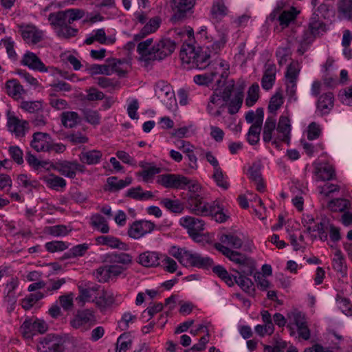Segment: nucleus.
Returning a JSON list of instances; mask_svg holds the SVG:
<instances>
[{
    "mask_svg": "<svg viewBox=\"0 0 352 352\" xmlns=\"http://www.w3.org/2000/svg\"><path fill=\"white\" fill-rule=\"evenodd\" d=\"M248 276L243 275L234 276L235 283L245 292L253 290V283Z\"/></svg>",
    "mask_w": 352,
    "mask_h": 352,
    "instance_id": "59",
    "label": "nucleus"
},
{
    "mask_svg": "<svg viewBox=\"0 0 352 352\" xmlns=\"http://www.w3.org/2000/svg\"><path fill=\"white\" fill-rule=\"evenodd\" d=\"M31 142L32 147L38 152L48 151L51 137L50 134L43 132H36L33 134Z\"/></svg>",
    "mask_w": 352,
    "mask_h": 352,
    "instance_id": "19",
    "label": "nucleus"
},
{
    "mask_svg": "<svg viewBox=\"0 0 352 352\" xmlns=\"http://www.w3.org/2000/svg\"><path fill=\"white\" fill-rule=\"evenodd\" d=\"M136 315L126 312L122 315L121 320L118 322L119 327L122 331H125L129 327L130 324H133L136 321Z\"/></svg>",
    "mask_w": 352,
    "mask_h": 352,
    "instance_id": "61",
    "label": "nucleus"
},
{
    "mask_svg": "<svg viewBox=\"0 0 352 352\" xmlns=\"http://www.w3.org/2000/svg\"><path fill=\"white\" fill-rule=\"evenodd\" d=\"M106 261L111 263L128 265L132 262V256L127 253H111L107 255Z\"/></svg>",
    "mask_w": 352,
    "mask_h": 352,
    "instance_id": "42",
    "label": "nucleus"
},
{
    "mask_svg": "<svg viewBox=\"0 0 352 352\" xmlns=\"http://www.w3.org/2000/svg\"><path fill=\"white\" fill-rule=\"evenodd\" d=\"M336 300L339 309L343 314L348 316H352V303L348 298L337 295Z\"/></svg>",
    "mask_w": 352,
    "mask_h": 352,
    "instance_id": "51",
    "label": "nucleus"
},
{
    "mask_svg": "<svg viewBox=\"0 0 352 352\" xmlns=\"http://www.w3.org/2000/svg\"><path fill=\"white\" fill-rule=\"evenodd\" d=\"M243 94L241 92L237 93L234 98L232 100L228 105V112L230 114H234L239 110L243 102Z\"/></svg>",
    "mask_w": 352,
    "mask_h": 352,
    "instance_id": "63",
    "label": "nucleus"
},
{
    "mask_svg": "<svg viewBox=\"0 0 352 352\" xmlns=\"http://www.w3.org/2000/svg\"><path fill=\"white\" fill-rule=\"evenodd\" d=\"M152 43L153 38L138 43L137 52L142 60L146 63L161 60L170 56L176 47L175 42L168 38H162L153 46H151Z\"/></svg>",
    "mask_w": 352,
    "mask_h": 352,
    "instance_id": "1",
    "label": "nucleus"
},
{
    "mask_svg": "<svg viewBox=\"0 0 352 352\" xmlns=\"http://www.w3.org/2000/svg\"><path fill=\"white\" fill-rule=\"evenodd\" d=\"M210 209L212 211L209 213V216H212L217 222L223 223L229 217L228 215L223 212L222 207L217 201L211 203Z\"/></svg>",
    "mask_w": 352,
    "mask_h": 352,
    "instance_id": "41",
    "label": "nucleus"
},
{
    "mask_svg": "<svg viewBox=\"0 0 352 352\" xmlns=\"http://www.w3.org/2000/svg\"><path fill=\"white\" fill-rule=\"evenodd\" d=\"M48 21H50V25L54 28H58L59 29L64 25L69 24L65 10L50 13L48 16Z\"/></svg>",
    "mask_w": 352,
    "mask_h": 352,
    "instance_id": "33",
    "label": "nucleus"
},
{
    "mask_svg": "<svg viewBox=\"0 0 352 352\" xmlns=\"http://www.w3.org/2000/svg\"><path fill=\"white\" fill-rule=\"evenodd\" d=\"M300 71V64L297 61H292L287 67L285 74V85L286 86V95L289 102H296L298 99L296 96L297 81Z\"/></svg>",
    "mask_w": 352,
    "mask_h": 352,
    "instance_id": "6",
    "label": "nucleus"
},
{
    "mask_svg": "<svg viewBox=\"0 0 352 352\" xmlns=\"http://www.w3.org/2000/svg\"><path fill=\"white\" fill-rule=\"evenodd\" d=\"M94 34L87 37L85 43L87 45H91L94 41H97L100 44H113L116 42V37L106 36L105 31L103 28L98 29L94 31Z\"/></svg>",
    "mask_w": 352,
    "mask_h": 352,
    "instance_id": "28",
    "label": "nucleus"
},
{
    "mask_svg": "<svg viewBox=\"0 0 352 352\" xmlns=\"http://www.w3.org/2000/svg\"><path fill=\"white\" fill-rule=\"evenodd\" d=\"M349 206V201L342 198L332 199L327 204V208L332 212H343Z\"/></svg>",
    "mask_w": 352,
    "mask_h": 352,
    "instance_id": "44",
    "label": "nucleus"
},
{
    "mask_svg": "<svg viewBox=\"0 0 352 352\" xmlns=\"http://www.w3.org/2000/svg\"><path fill=\"white\" fill-rule=\"evenodd\" d=\"M20 107L30 113H34L43 109L42 102L39 100L36 101H22Z\"/></svg>",
    "mask_w": 352,
    "mask_h": 352,
    "instance_id": "58",
    "label": "nucleus"
},
{
    "mask_svg": "<svg viewBox=\"0 0 352 352\" xmlns=\"http://www.w3.org/2000/svg\"><path fill=\"white\" fill-rule=\"evenodd\" d=\"M309 28L311 33L305 32L298 41L299 46L297 51L300 55H302L307 51L309 45L314 41L311 34L316 36L322 34L327 31L326 24L320 20L318 14H314L311 17Z\"/></svg>",
    "mask_w": 352,
    "mask_h": 352,
    "instance_id": "5",
    "label": "nucleus"
},
{
    "mask_svg": "<svg viewBox=\"0 0 352 352\" xmlns=\"http://www.w3.org/2000/svg\"><path fill=\"white\" fill-rule=\"evenodd\" d=\"M20 329L25 339H32L36 333H45L47 329V324L42 320L29 318L25 320Z\"/></svg>",
    "mask_w": 352,
    "mask_h": 352,
    "instance_id": "9",
    "label": "nucleus"
},
{
    "mask_svg": "<svg viewBox=\"0 0 352 352\" xmlns=\"http://www.w3.org/2000/svg\"><path fill=\"white\" fill-rule=\"evenodd\" d=\"M291 131L290 120L288 116H281L276 126L274 116H269L264 124L263 139L265 142H272L278 148L280 142L289 143Z\"/></svg>",
    "mask_w": 352,
    "mask_h": 352,
    "instance_id": "2",
    "label": "nucleus"
},
{
    "mask_svg": "<svg viewBox=\"0 0 352 352\" xmlns=\"http://www.w3.org/2000/svg\"><path fill=\"white\" fill-rule=\"evenodd\" d=\"M70 24H67L63 27L58 29L56 30V35L61 38L69 39L70 38L74 37L78 30L76 28H74L69 25Z\"/></svg>",
    "mask_w": 352,
    "mask_h": 352,
    "instance_id": "57",
    "label": "nucleus"
},
{
    "mask_svg": "<svg viewBox=\"0 0 352 352\" xmlns=\"http://www.w3.org/2000/svg\"><path fill=\"white\" fill-rule=\"evenodd\" d=\"M299 11L294 7H292L289 10L283 11L278 16L280 25L283 28H287L292 21H294L297 16Z\"/></svg>",
    "mask_w": 352,
    "mask_h": 352,
    "instance_id": "39",
    "label": "nucleus"
},
{
    "mask_svg": "<svg viewBox=\"0 0 352 352\" xmlns=\"http://www.w3.org/2000/svg\"><path fill=\"white\" fill-rule=\"evenodd\" d=\"M334 104V96L333 93L327 92L319 96L316 107L321 114H327L332 109Z\"/></svg>",
    "mask_w": 352,
    "mask_h": 352,
    "instance_id": "26",
    "label": "nucleus"
},
{
    "mask_svg": "<svg viewBox=\"0 0 352 352\" xmlns=\"http://www.w3.org/2000/svg\"><path fill=\"white\" fill-rule=\"evenodd\" d=\"M222 243L230 245L234 249H239L242 246V240L234 234H222L220 237Z\"/></svg>",
    "mask_w": 352,
    "mask_h": 352,
    "instance_id": "52",
    "label": "nucleus"
},
{
    "mask_svg": "<svg viewBox=\"0 0 352 352\" xmlns=\"http://www.w3.org/2000/svg\"><path fill=\"white\" fill-rule=\"evenodd\" d=\"M84 119L87 122L92 125H98L100 122V116L99 113L91 109H85L82 110Z\"/></svg>",
    "mask_w": 352,
    "mask_h": 352,
    "instance_id": "49",
    "label": "nucleus"
},
{
    "mask_svg": "<svg viewBox=\"0 0 352 352\" xmlns=\"http://www.w3.org/2000/svg\"><path fill=\"white\" fill-rule=\"evenodd\" d=\"M82 167V165L78 162L64 161L56 164L55 169L65 177L74 178L76 170Z\"/></svg>",
    "mask_w": 352,
    "mask_h": 352,
    "instance_id": "24",
    "label": "nucleus"
},
{
    "mask_svg": "<svg viewBox=\"0 0 352 352\" xmlns=\"http://www.w3.org/2000/svg\"><path fill=\"white\" fill-rule=\"evenodd\" d=\"M254 261L251 258H248L242 265H239V270H236V272L239 275L251 276L254 274Z\"/></svg>",
    "mask_w": 352,
    "mask_h": 352,
    "instance_id": "50",
    "label": "nucleus"
},
{
    "mask_svg": "<svg viewBox=\"0 0 352 352\" xmlns=\"http://www.w3.org/2000/svg\"><path fill=\"white\" fill-rule=\"evenodd\" d=\"M259 86L257 83L252 85L248 91L245 104L248 107L253 106L258 98Z\"/></svg>",
    "mask_w": 352,
    "mask_h": 352,
    "instance_id": "56",
    "label": "nucleus"
},
{
    "mask_svg": "<svg viewBox=\"0 0 352 352\" xmlns=\"http://www.w3.org/2000/svg\"><path fill=\"white\" fill-rule=\"evenodd\" d=\"M132 182L131 177H127L124 179H118L117 177H109L107 179V184L108 188L105 190L110 192L118 191L127 186H129Z\"/></svg>",
    "mask_w": 352,
    "mask_h": 352,
    "instance_id": "30",
    "label": "nucleus"
},
{
    "mask_svg": "<svg viewBox=\"0 0 352 352\" xmlns=\"http://www.w3.org/2000/svg\"><path fill=\"white\" fill-rule=\"evenodd\" d=\"M210 12L213 19L221 20L228 14V9L223 0H214Z\"/></svg>",
    "mask_w": 352,
    "mask_h": 352,
    "instance_id": "38",
    "label": "nucleus"
},
{
    "mask_svg": "<svg viewBox=\"0 0 352 352\" xmlns=\"http://www.w3.org/2000/svg\"><path fill=\"white\" fill-rule=\"evenodd\" d=\"M179 56L182 63L190 65V67L203 69L210 65V54L201 52L199 47L191 45H184Z\"/></svg>",
    "mask_w": 352,
    "mask_h": 352,
    "instance_id": "4",
    "label": "nucleus"
},
{
    "mask_svg": "<svg viewBox=\"0 0 352 352\" xmlns=\"http://www.w3.org/2000/svg\"><path fill=\"white\" fill-rule=\"evenodd\" d=\"M160 23L161 20L160 17L155 16L151 18L147 23H146L140 32L134 35L133 40L135 41H139L145 38L147 35L155 32L159 28Z\"/></svg>",
    "mask_w": 352,
    "mask_h": 352,
    "instance_id": "25",
    "label": "nucleus"
},
{
    "mask_svg": "<svg viewBox=\"0 0 352 352\" xmlns=\"http://www.w3.org/2000/svg\"><path fill=\"white\" fill-rule=\"evenodd\" d=\"M126 196L136 200H146L153 197V193L151 191L142 192L140 186L131 188L128 190Z\"/></svg>",
    "mask_w": 352,
    "mask_h": 352,
    "instance_id": "45",
    "label": "nucleus"
},
{
    "mask_svg": "<svg viewBox=\"0 0 352 352\" xmlns=\"http://www.w3.org/2000/svg\"><path fill=\"white\" fill-rule=\"evenodd\" d=\"M214 248H216V250H217L218 251L221 252L224 256L228 258L230 261L239 265H242L246 261V259L249 258L239 252L230 250V248L224 246L221 243H215Z\"/></svg>",
    "mask_w": 352,
    "mask_h": 352,
    "instance_id": "21",
    "label": "nucleus"
},
{
    "mask_svg": "<svg viewBox=\"0 0 352 352\" xmlns=\"http://www.w3.org/2000/svg\"><path fill=\"white\" fill-rule=\"evenodd\" d=\"M338 11L340 16L346 19H352V0H340Z\"/></svg>",
    "mask_w": 352,
    "mask_h": 352,
    "instance_id": "46",
    "label": "nucleus"
},
{
    "mask_svg": "<svg viewBox=\"0 0 352 352\" xmlns=\"http://www.w3.org/2000/svg\"><path fill=\"white\" fill-rule=\"evenodd\" d=\"M219 74V72H211L204 74L194 76V82L199 85H208L214 80V78Z\"/></svg>",
    "mask_w": 352,
    "mask_h": 352,
    "instance_id": "53",
    "label": "nucleus"
},
{
    "mask_svg": "<svg viewBox=\"0 0 352 352\" xmlns=\"http://www.w3.org/2000/svg\"><path fill=\"white\" fill-rule=\"evenodd\" d=\"M315 174L318 179L329 181L334 178L335 170L332 166L324 165L316 168Z\"/></svg>",
    "mask_w": 352,
    "mask_h": 352,
    "instance_id": "40",
    "label": "nucleus"
},
{
    "mask_svg": "<svg viewBox=\"0 0 352 352\" xmlns=\"http://www.w3.org/2000/svg\"><path fill=\"white\" fill-rule=\"evenodd\" d=\"M212 178L219 187L224 190L229 188L230 184L227 181V177L223 175L221 168L213 170Z\"/></svg>",
    "mask_w": 352,
    "mask_h": 352,
    "instance_id": "54",
    "label": "nucleus"
},
{
    "mask_svg": "<svg viewBox=\"0 0 352 352\" xmlns=\"http://www.w3.org/2000/svg\"><path fill=\"white\" fill-rule=\"evenodd\" d=\"M168 253L185 267L208 269L214 264L212 259L210 257L192 252L185 248L172 246Z\"/></svg>",
    "mask_w": 352,
    "mask_h": 352,
    "instance_id": "3",
    "label": "nucleus"
},
{
    "mask_svg": "<svg viewBox=\"0 0 352 352\" xmlns=\"http://www.w3.org/2000/svg\"><path fill=\"white\" fill-rule=\"evenodd\" d=\"M187 207L190 211L200 216H209L212 211L210 209V204L206 202L199 195L192 193L187 199Z\"/></svg>",
    "mask_w": 352,
    "mask_h": 352,
    "instance_id": "11",
    "label": "nucleus"
},
{
    "mask_svg": "<svg viewBox=\"0 0 352 352\" xmlns=\"http://www.w3.org/2000/svg\"><path fill=\"white\" fill-rule=\"evenodd\" d=\"M218 67L214 68V72H219V74L214 78L216 79V83L217 87H221V84H223L225 80L228 76V66L224 62H220L218 64Z\"/></svg>",
    "mask_w": 352,
    "mask_h": 352,
    "instance_id": "48",
    "label": "nucleus"
},
{
    "mask_svg": "<svg viewBox=\"0 0 352 352\" xmlns=\"http://www.w3.org/2000/svg\"><path fill=\"white\" fill-rule=\"evenodd\" d=\"M283 104V98L280 93H276L270 99L268 109L270 112H276Z\"/></svg>",
    "mask_w": 352,
    "mask_h": 352,
    "instance_id": "64",
    "label": "nucleus"
},
{
    "mask_svg": "<svg viewBox=\"0 0 352 352\" xmlns=\"http://www.w3.org/2000/svg\"><path fill=\"white\" fill-rule=\"evenodd\" d=\"M71 228H68L64 225H56L50 226L47 228V232L50 234L54 236H62L67 235L70 231Z\"/></svg>",
    "mask_w": 352,
    "mask_h": 352,
    "instance_id": "62",
    "label": "nucleus"
},
{
    "mask_svg": "<svg viewBox=\"0 0 352 352\" xmlns=\"http://www.w3.org/2000/svg\"><path fill=\"white\" fill-rule=\"evenodd\" d=\"M194 5L195 0H171V8L173 11L171 21L176 23L183 20Z\"/></svg>",
    "mask_w": 352,
    "mask_h": 352,
    "instance_id": "13",
    "label": "nucleus"
},
{
    "mask_svg": "<svg viewBox=\"0 0 352 352\" xmlns=\"http://www.w3.org/2000/svg\"><path fill=\"white\" fill-rule=\"evenodd\" d=\"M102 157V153L98 150H84L79 155L80 162L88 165H94L100 163Z\"/></svg>",
    "mask_w": 352,
    "mask_h": 352,
    "instance_id": "29",
    "label": "nucleus"
},
{
    "mask_svg": "<svg viewBox=\"0 0 352 352\" xmlns=\"http://www.w3.org/2000/svg\"><path fill=\"white\" fill-rule=\"evenodd\" d=\"M6 89L7 94L14 99H19L23 94H26L23 86L16 79L8 80L6 84Z\"/></svg>",
    "mask_w": 352,
    "mask_h": 352,
    "instance_id": "31",
    "label": "nucleus"
},
{
    "mask_svg": "<svg viewBox=\"0 0 352 352\" xmlns=\"http://www.w3.org/2000/svg\"><path fill=\"white\" fill-rule=\"evenodd\" d=\"M262 123V119L256 120L255 122L249 129L247 135V140L250 144L255 145L260 140V133L261 131Z\"/></svg>",
    "mask_w": 352,
    "mask_h": 352,
    "instance_id": "34",
    "label": "nucleus"
},
{
    "mask_svg": "<svg viewBox=\"0 0 352 352\" xmlns=\"http://www.w3.org/2000/svg\"><path fill=\"white\" fill-rule=\"evenodd\" d=\"M7 126L9 131L16 137H23L29 129V123L26 120H20L14 115L8 113Z\"/></svg>",
    "mask_w": 352,
    "mask_h": 352,
    "instance_id": "16",
    "label": "nucleus"
},
{
    "mask_svg": "<svg viewBox=\"0 0 352 352\" xmlns=\"http://www.w3.org/2000/svg\"><path fill=\"white\" fill-rule=\"evenodd\" d=\"M18 184L22 187L26 188L29 192L33 189L37 188L38 182L36 180H31L26 175H19L17 177Z\"/></svg>",
    "mask_w": 352,
    "mask_h": 352,
    "instance_id": "55",
    "label": "nucleus"
},
{
    "mask_svg": "<svg viewBox=\"0 0 352 352\" xmlns=\"http://www.w3.org/2000/svg\"><path fill=\"white\" fill-rule=\"evenodd\" d=\"M155 92L163 102H168L174 98V91L170 84L164 81H159L155 85Z\"/></svg>",
    "mask_w": 352,
    "mask_h": 352,
    "instance_id": "23",
    "label": "nucleus"
},
{
    "mask_svg": "<svg viewBox=\"0 0 352 352\" xmlns=\"http://www.w3.org/2000/svg\"><path fill=\"white\" fill-rule=\"evenodd\" d=\"M287 328L290 330V334L295 333V328H298L307 323L305 314L301 311L295 310L287 314Z\"/></svg>",
    "mask_w": 352,
    "mask_h": 352,
    "instance_id": "20",
    "label": "nucleus"
},
{
    "mask_svg": "<svg viewBox=\"0 0 352 352\" xmlns=\"http://www.w3.org/2000/svg\"><path fill=\"white\" fill-rule=\"evenodd\" d=\"M79 295L76 298V300L82 305L85 302L92 301L95 299L96 296L99 294V289L101 288L100 285L88 283L83 285L82 284L78 285Z\"/></svg>",
    "mask_w": 352,
    "mask_h": 352,
    "instance_id": "15",
    "label": "nucleus"
},
{
    "mask_svg": "<svg viewBox=\"0 0 352 352\" xmlns=\"http://www.w3.org/2000/svg\"><path fill=\"white\" fill-rule=\"evenodd\" d=\"M90 224L103 234H107L109 231L107 220L100 214L96 213L91 217Z\"/></svg>",
    "mask_w": 352,
    "mask_h": 352,
    "instance_id": "36",
    "label": "nucleus"
},
{
    "mask_svg": "<svg viewBox=\"0 0 352 352\" xmlns=\"http://www.w3.org/2000/svg\"><path fill=\"white\" fill-rule=\"evenodd\" d=\"M180 225L188 230L189 235L196 240L199 237V232L204 229L203 220L190 216L182 217L179 220Z\"/></svg>",
    "mask_w": 352,
    "mask_h": 352,
    "instance_id": "14",
    "label": "nucleus"
},
{
    "mask_svg": "<svg viewBox=\"0 0 352 352\" xmlns=\"http://www.w3.org/2000/svg\"><path fill=\"white\" fill-rule=\"evenodd\" d=\"M60 118L62 124L66 128H74L81 122V118L74 111L63 112Z\"/></svg>",
    "mask_w": 352,
    "mask_h": 352,
    "instance_id": "35",
    "label": "nucleus"
},
{
    "mask_svg": "<svg viewBox=\"0 0 352 352\" xmlns=\"http://www.w3.org/2000/svg\"><path fill=\"white\" fill-rule=\"evenodd\" d=\"M96 319L94 311L90 309H85L78 311L70 320L71 327L81 331H86L96 323Z\"/></svg>",
    "mask_w": 352,
    "mask_h": 352,
    "instance_id": "8",
    "label": "nucleus"
},
{
    "mask_svg": "<svg viewBox=\"0 0 352 352\" xmlns=\"http://www.w3.org/2000/svg\"><path fill=\"white\" fill-rule=\"evenodd\" d=\"M276 67L272 63H266L265 65L264 74L261 79L262 87L265 90L270 89L276 80Z\"/></svg>",
    "mask_w": 352,
    "mask_h": 352,
    "instance_id": "22",
    "label": "nucleus"
},
{
    "mask_svg": "<svg viewBox=\"0 0 352 352\" xmlns=\"http://www.w3.org/2000/svg\"><path fill=\"white\" fill-rule=\"evenodd\" d=\"M160 204L167 210L175 213H181L184 210V206L178 199H162Z\"/></svg>",
    "mask_w": 352,
    "mask_h": 352,
    "instance_id": "47",
    "label": "nucleus"
},
{
    "mask_svg": "<svg viewBox=\"0 0 352 352\" xmlns=\"http://www.w3.org/2000/svg\"><path fill=\"white\" fill-rule=\"evenodd\" d=\"M65 338L54 334L42 338L38 345L39 352H66Z\"/></svg>",
    "mask_w": 352,
    "mask_h": 352,
    "instance_id": "7",
    "label": "nucleus"
},
{
    "mask_svg": "<svg viewBox=\"0 0 352 352\" xmlns=\"http://www.w3.org/2000/svg\"><path fill=\"white\" fill-rule=\"evenodd\" d=\"M160 254L154 251H146L138 256V262L144 267H153L160 265Z\"/></svg>",
    "mask_w": 352,
    "mask_h": 352,
    "instance_id": "27",
    "label": "nucleus"
},
{
    "mask_svg": "<svg viewBox=\"0 0 352 352\" xmlns=\"http://www.w3.org/2000/svg\"><path fill=\"white\" fill-rule=\"evenodd\" d=\"M114 301L115 299L112 294H109L101 289H99V294L96 296L95 299L92 300V302L101 309L110 307Z\"/></svg>",
    "mask_w": 352,
    "mask_h": 352,
    "instance_id": "32",
    "label": "nucleus"
},
{
    "mask_svg": "<svg viewBox=\"0 0 352 352\" xmlns=\"http://www.w3.org/2000/svg\"><path fill=\"white\" fill-rule=\"evenodd\" d=\"M140 166L143 170L141 172H138L137 175L142 177L145 182L152 181L154 176L161 172V168L155 166H146L143 162H141Z\"/></svg>",
    "mask_w": 352,
    "mask_h": 352,
    "instance_id": "37",
    "label": "nucleus"
},
{
    "mask_svg": "<svg viewBox=\"0 0 352 352\" xmlns=\"http://www.w3.org/2000/svg\"><path fill=\"white\" fill-rule=\"evenodd\" d=\"M155 226V224L150 221H135L130 225L127 234L133 239H139L146 234L151 233L154 230Z\"/></svg>",
    "mask_w": 352,
    "mask_h": 352,
    "instance_id": "12",
    "label": "nucleus"
},
{
    "mask_svg": "<svg viewBox=\"0 0 352 352\" xmlns=\"http://www.w3.org/2000/svg\"><path fill=\"white\" fill-rule=\"evenodd\" d=\"M319 194L324 198L330 197L335 192L340 190L339 186L333 184L326 183L323 186L318 187Z\"/></svg>",
    "mask_w": 352,
    "mask_h": 352,
    "instance_id": "60",
    "label": "nucleus"
},
{
    "mask_svg": "<svg viewBox=\"0 0 352 352\" xmlns=\"http://www.w3.org/2000/svg\"><path fill=\"white\" fill-rule=\"evenodd\" d=\"M189 179L177 174H163L157 177V183L167 188L183 189L188 184Z\"/></svg>",
    "mask_w": 352,
    "mask_h": 352,
    "instance_id": "10",
    "label": "nucleus"
},
{
    "mask_svg": "<svg viewBox=\"0 0 352 352\" xmlns=\"http://www.w3.org/2000/svg\"><path fill=\"white\" fill-rule=\"evenodd\" d=\"M43 179L49 188L54 190H57L59 188H63L66 186V181L63 177L54 174L45 176Z\"/></svg>",
    "mask_w": 352,
    "mask_h": 352,
    "instance_id": "43",
    "label": "nucleus"
},
{
    "mask_svg": "<svg viewBox=\"0 0 352 352\" xmlns=\"http://www.w3.org/2000/svg\"><path fill=\"white\" fill-rule=\"evenodd\" d=\"M21 34L27 43L36 44L43 38V32L32 25H20Z\"/></svg>",
    "mask_w": 352,
    "mask_h": 352,
    "instance_id": "17",
    "label": "nucleus"
},
{
    "mask_svg": "<svg viewBox=\"0 0 352 352\" xmlns=\"http://www.w3.org/2000/svg\"><path fill=\"white\" fill-rule=\"evenodd\" d=\"M21 63L28 67L30 69L40 72H47V67L41 60L33 52H26L21 60Z\"/></svg>",
    "mask_w": 352,
    "mask_h": 352,
    "instance_id": "18",
    "label": "nucleus"
}]
</instances>
